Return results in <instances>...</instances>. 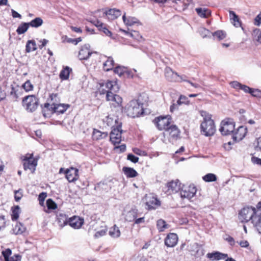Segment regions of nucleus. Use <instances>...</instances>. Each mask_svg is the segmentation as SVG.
<instances>
[{
  "instance_id": "nucleus-27",
  "label": "nucleus",
  "mask_w": 261,
  "mask_h": 261,
  "mask_svg": "<svg viewBox=\"0 0 261 261\" xmlns=\"http://www.w3.org/2000/svg\"><path fill=\"white\" fill-rule=\"evenodd\" d=\"M58 224L61 227H63L68 223L67 216L62 213H59L57 215Z\"/></svg>"
},
{
  "instance_id": "nucleus-3",
  "label": "nucleus",
  "mask_w": 261,
  "mask_h": 261,
  "mask_svg": "<svg viewBox=\"0 0 261 261\" xmlns=\"http://www.w3.org/2000/svg\"><path fill=\"white\" fill-rule=\"evenodd\" d=\"M125 111L127 115L130 117H139L143 113V104L138 100H132L126 106Z\"/></svg>"
},
{
  "instance_id": "nucleus-60",
  "label": "nucleus",
  "mask_w": 261,
  "mask_h": 261,
  "mask_svg": "<svg viewBox=\"0 0 261 261\" xmlns=\"http://www.w3.org/2000/svg\"><path fill=\"white\" fill-rule=\"evenodd\" d=\"M47 196L46 193L42 192L39 195L38 200H39L40 203H43Z\"/></svg>"
},
{
  "instance_id": "nucleus-59",
  "label": "nucleus",
  "mask_w": 261,
  "mask_h": 261,
  "mask_svg": "<svg viewBox=\"0 0 261 261\" xmlns=\"http://www.w3.org/2000/svg\"><path fill=\"white\" fill-rule=\"evenodd\" d=\"M11 253L12 251L10 249H7L5 251H3L2 254L5 258V260L6 259V258H8Z\"/></svg>"
},
{
  "instance_id": "nucleus-20",
  "label": "nucleus",
  "mask_w": 261,
  "mask_h": 261,
  "mask_svg": "<svg viewBox=\"0 0 261 261\" xmlns=\"http://www.w3.org/2000/svg\"><path fill=\"white\" fill-rule=\"evenodd\" d=\"M165 76L166 79L170 82H177L180 78L176 72H174L169 67L165 68Z\"/></svg>"
},
{
  "instance_id": "nucleus-56",
  "label": "nucleus",
  "mask_w": 261,
  "mask_h": 261,
  "mask_svg": "<svg viewBox=\"0 0 261 261\" xmlns=\"http://www.w3.org/2000/svg\"><path fill=\"white\" fill-rule=\"evenodd\" d=\"M254 24L256 26H259L261 24V12L254 18Z\"/></svg>"
},
{
  "instance_id": "nucleus-12",
  "label": "nucleus",
  "mask_w": 261,
  "mask_h": 261,
  "mask_svg": "<svg viewBox=\"0 0 261 261\" xmlns=\"http://www.w3.org/2000/svg\"><path fill=\"white\" fill-rule=\"evenodd\" d=\"M180 185L178 180H173L167 184L163 190L167 195H170L180 190Z\"/></svg>"
},
{
  "instance_id": "nucleus-64",
  "label": "nucleus",
  "mask_w": 261,
  "mask_h": 261,
  "mask_svg": "<svg viewBox=\"0 0 261 261\" xmlns=\"http://www.w3.org/2000/svg\"><path fill=\"white\" fill-rule=\"evenodd\" d=\"M180 104H178L177 102L176 103H173L170 108V110L171 112H173L174 111L177 110L178 108V106H180Z\"/></svg>"
},
{
  "instance_id": "nucleus-38",
  "label": "nucleus",
  "mask_w": 261,
  "mask_h": 261,
  "mask_svg": "<svg viewBox=\"0 0 261 261\" xmlns=\"http://www.w3.org/2000/svg\"><path fill=\"white\" fill-rule=\"evenodd\" d=\"M37 49L36 44L34 40H28L26 44V51L30 53Z\"/></svg>"
},
{
  "instance_id": "nucleus-49",
  "label": "nucleus",
  "mask_w": 261,
  "mask_h": 261,
  "mask_svg": "<svg viewBox=\"0 0 261 261\" xmlns=\"http://www.w3.org/2000/svg\"><path fill=\"white\" fill-rule=\"evenodd\" d=\"M99 30L103 32L108 36L111 37L112 35V32L107 29L105 24Z\"/></svg>"
},
{
  "instance_id": "nucleus-28",
  "label": "nucleus",
  "mask_w": 261,
  "mask_h": 261,
  "mask_svg": "<svg viewBox=\"0 0 261 261\" xmlns=\"http://www.w3.org/2000/svg\"><path fill=\"white\" fill-rule=\"evenodd\" d=\"M229 13L230 19L232 21L231 22L235 27H240L241 25V22L238 16L232 11L229 10Z\"/></svg>"
},
{
  "instance_id": "nucleus-5",
  "label": "nucleus",
  "mask_w": 261,
  "mask_h": 261,
  "mask_svg": "<svg viewBox=\"0 0 261 261\" xmlns=\"http://www.w3.org/2000/svg\"><path fill=\"white\" fill-rule=\"evenodd\" d=\"M257 207H244L239 213V219L242 223L248 222L249 221L253 222V219L256 215Z\"/></svg>"
},
{
  "instance_id": "nucleus-53",
  "label": "nucleus",
  "mask_w": 261,
  "mask_h": 261,
  "mask_svg": "<svg viewBox=\"0 0 261 261\" xmlns=\"http://www.w3.org/2000/svg\"><path fill=\"white\" fill-rule=\"evenodd\" d=\"M133 152L136 153V154H138L139 155L141 156H145L146 155V152L144 151L141 150L139 148H135L133 149Z\"/></svg>"
},
{
  "instance_id": "nucleus-4",
  "label": "nucleus",
  "mask_w": 261,
  "mask_h": 261,
  "mask_svg": "<svg viewBox=\"0 0 261 261\" xmlns=\"http://www.w3.org/2000/svg\"><path fill=\"white\" fill-rule=\"evenodd\" d=\"M24 170H29L32 173L35 172L38 164V159L33 156V153H27L21 157Z\"/></svg>"
},
{
  "instance_id": "nucleus-22",
  "label": "nucleus",
  "mask_w": 261,
  "mask_h": 261,
  "mask_svg": "<svg viewBox=\"0 0 261 261\" xmlns=\"http://www.w3.org/2000/svg\"><path fill=\"white\" fill-rule=\"evenodd\" d=\"M247 132V130L246 127L243 126H239L233 135V140L236 141L242 140L246 136Z\"/></svg>"
},
{
  "instance_id": "nucleus-23",
  "label": "nucleus",
  "mask_w": 261,
  "mask_h": 261,
  "mask_svg": "<svg viewBox=\"0 0 261 261\" xmlns=\"http://www.w3.org/2000/svg\"><path fill=\"white\" fill-rule=\"evenodd\" d=\"M70 226L74 228H79L84 223V220L79 217L74 216L68 220Z\"/></svg>"
},
{
  "instance_id": "nucleus-7",
  "label": "nucleus",
  "mask_w": 261,
  "mask_h": 261,
  "mask_svg": "<svg viewBox=\"0 0 261 261\" xmlns=\"http://www.w3.org/2000/svg\"><path fill=\"white\" fill-rule=\"evenodd\" d=\"M22 106L28 112H32L38 107V99L34 95L27 96L22 99Z\"/></svg>"
},
{
  "instance_id": "nucleus-63",
  "label": "nucleus",
  "mask_w": 261,
  "mask_h": 261,
  "mask_svg": "<svg viewBox=\"0 0 261 261\" xmlns=\"http://www.w3.org/2000/svg\"><path fill=\"white\" fill-rule=\"evenodd\" d=\"M106 229H101V230H100L99 231H97L95 233V234L94 235V237L95 238H98V237L103 236H104L106 234Z\"/></svg>"
},
{
  "instance_id": "nucleus-25",
  "label": "nucleus",
  "mask_w": 261,
  "mask_h": 261,
  "mask_svg": "<svg viewBox=\"0 0 261 261\" xmlns=\"http://www.w3.org/2000/svg\"><path fill=\"white\" fill-rule=\"evenodd\" d=\"M108 18L110 20H114L121 15L120 10L116 9H111L106 12Z\"/></svg>"
},
{
  "instance_id": "nucleus-16",
  "label": "nucleus",
  "mask_w": 261,
  "mask_h": 261,
  "mask_svg": "<svg viewBox=\"0 0 261 261\" xmlns=\"http://www.w3.org/2000/svg\"><path fill=\"white\" fill-rule=\"evenodd\" d=\"M166 131L169 134L170 141H173L179 138L180 132L176 125H170Z\"/></svg>"
},
{
  "instance_id": "nucleus-24",
  "label": "nucleus",
  "mask_w": 261,
  "mask_h": 261,
  "mask_svg": "<svg viewBox=\"0 0 261 261\" xmlns=\"http://www.w3.org/2000/svg\"><path fill=\"white\" fill-rule=\"evenodd\" d=\"M206 256L211 260H219L221 259H225L226 257H227V254L222 253L219 252H214L213 253H207Z\"/></svg>"
},
{
  "instance_id": "nucleus-47",
  "label": "nucleus",
  "mask_w": 261,
  "mask_h": 261,
  "mask_svg": "<svg viewBox=\"0 0 261 261\" xmlns=\"http://www.w3.org/2000/svg\"><path fill=\"white\" fill-rule=\"evenodd\" d=\"M123 32L126 34H129L132 37H133L138 40H139V39L142 38L141 36H140V35L139 34V32L137 31H134L133 32H130V33H128L125 31H123Z\"/></svg>"
},
{
  "instance_id": "nucleus-62",
  "label": "nucleus",
  "mask_w": 261,
  "mask_h": 261,
  "mask_svg": "<svg viewBox=\"0 0 261 261\" xmlns=\"http://www.w3.org/2000/svg\"><path fill=\"white\" fill-rule=\"evenodd\" d=\"M134 222V224H140L144 223L145 222V218L144 217H142L138 218L137 217V218H136Z\"/></svg>"
},
{
  "instance_id": "nucleus-13",
  "label": "nucleus",
  "mask_w": 261,
  "mask_h": 261,
  "mask_svg": "<svg viewBox=\"0 0 261 261\" xmlns=\"http://www.w3.org/2000/svg\"><path fill=\"white\" fill-rule=\"evenodd\" d=\"M20 90V88L17 84L13 83L11 85L10 91H9V96L12 101H18L21 96Z\"/></svg>"
},
{
  "instance_id": "nucleus-8",
  "label": "nucleus",
  "mask_w": 261,
  "mask_h": 261,
  "mask_svg": "<svg viewBox=\"0 0 261 261\" xmlns=\"http://www.w3.org/2000/svg\"><path fill=\"white\" fill-rule=\"evenodd\" d=\"M180 197L182 199L190 200L193 198L196 193L197 189L193 185L189 186L184 185L180 189Z\"/></svg>"
},
{
  "instance_id": "nucleus-40",
  "label": "nucleus",
  "mask_w": 261,
  "mask_h": 261,
  "mask_svg": "<svg viewBox=\"0 0 261 261\" xmlns=\"http://www.w3.org/2000/svg\"><path fill=\"white\" fill-rule=\"evenodd\" d=\"M203 179L206 182L215 181L217 180V176L213 173H208L203 177Z\"/></svg>"
},
{
  "instance_id": "nucleus-14",
  "label": "nucleus",
  "mask_w": 261,
  "mask_h": 261,
  "mask_svg": "<svg viewBox=\"0 0 261 261\" xmlns=\"http://www.w3.org/2000/svg\"><path fill=\"white\" fill-rule=\"evenodd\" d=\"M252 223L258 232L261 233V202L257 205V212Z\"/></svg>"
},
{
  "instance_id": "nucleus-41",
  "label": "nucleus",
  "mask_w": 261,
  "mask_h": 261,
  "mask_svg": "<svg viewBox=\"0 0 261 261\" xmlns=\"http://www.w3.org/2000/svg\"><path fill=\"white\" fill-rule=\"evenodd\" d=\"M22 87L26 92H29L33 90L34 86L30 80H28L22 85Z\"/></svg>"
},
{
  "instance_id": "nucleus-43",
  "label": "nucleus",
  "mask_w": 261,
  "mask_h": 261,
  "mask_svg": "<svg viewBox=\"0 0 261 261\" xmlns=\"http://www.w3.org/2000/svg\"><path fill=\"white\" fill-rule=\"evenodd\" d=\"M20 211V210L19 206H16L14 207L12 211V214L11 215L12 220L15 221L18 218Z\"/></svg>"
},
{
  "instance_id": "nucleus-37",
  "label": "nucleus",
  "mask_w": 261,
  "mask_h": 261,
  "mask_svg": "<svg viewBox=\"0 0 261 261\" xmlns=\"http://www.w3.org/2000/svg\"><path fill=\"white\" fill-rule=\"evenodd\" d=\"M29 27V22L21 23L17 29L16 32L18 34H22L27 31Z\"/></svg>"
},
{
  "instance_id": "nucleus-21",
  "label": "nucleus",
  "mask_w": 261,
  "mask_h": 261,
  "mask_svg": "<svg viewBox=\"0 0 261 261\" xmlns=\"http://www.w3.org/2000/svg\"><path fill=\"white\" fill-rule=\"evenodd\" d=\"M178 241V237L174 233H169L165 239V244L168 247H174Z\"/></svg>"
},
{
  "instance_id": "nucleus-42",
  "label": "nucleus",
  "mask_w": 261,
  "mask_h": 261,
  "mask_svg": "<svg viewBox=\"0 0 261 261\" xmlns=\"http://www.w3.org/2000/svg\"><path fill=\"white\" fill-rule=\"evenodd\" d=\"M106 122L108 123V125L109 126H112L113 128L115 127V125H118V124H120L118 122L117 119L115 118L114 120L113 118L110 117V116H108L106 118Z\"/></svg>"
},
{
  "instance_id": "nucleus-46",
  "label": "nucleus",
  "mask_w": 261,
  "mask_h": 261,
  "mask_svg": "<svg viewBox=\"0 0 261 261\" xmlns=\"http://www.w3.org/2000/svg\"><path fill=\"white\" fill-rule=\"evenodd\" d=\"M249 93L254 97L257 98L261 97V91L260 90L251 88Z\"/></svg>"
},
{
  "instance_id": "nucleus-52",
  "label": "nucleus",
  "mask_w": 261,
  "mask_h": 261,
  "mask_svg": "<svg viewBox=\"0 0 261 261\" xmlns=\"http://www.w3.org/2000/svg\"><path fill=\"white\" fill-rule=\"evenodd\" d=\"M188 101H189L188 100L187 97H186L185 96L181 95L178 100L177 101V103L181 105V104L183 103L187 104L188 103Z\"/></svg>"
},
{
  "instance_id": "nucleus-48",
  "label": "nucleus",
  "mask_w": 261,
  "mask_h": 261,
  "mask_svg": "<svg viewBox=\"0 0 261 261\" xmlns=\"http://www.w3.org/2000/svg\"><path fill=\"white\" fill-rule=\"evenodd\" d=\"M125 71L126 68L124 67L117 66L114 69V72L119 76L122 75Z\"/></svg>"
},
{
  "instance_id": "nucleus-61",
  "label": "nucleus",
  "mask_w": 261,
  "mask_h": 261,
  "mask_svg": "<svg viewBox=\"0 0 261 261\" xmlns=\"http://www.w3.org/2000/svg\"><path fill=\"white\" fill-rule=\"evenodd\" d=\"M240 89L243 90L245 93H249V92L251 90V88L249 87L246 85H243L241 84Z\"/></svg>"
},
{
  "instance_id": "nucleus-32",
  "label": "nucleus",
  "mask_w": 261,
  "mask_h": 261,
  "mask_svg": "<svg viewBox=\"0 0 261 261\" xmlns=\"http://www.w3.org/2000/svg\"><path fill=\"white\" fill-rule=\"evenodd\" d=\"M122 19L124 23L127 25H133L138 22L137 19L135 17L130 16L126 17L125 16V13H124L123 15Z\"/></svg>"
},
{
  "instance_id": "nucleus-55",
  "label": "nucleus",
  "mask_w": 261,
  "mask_h": 261,
  "mask_svg": "<svg viewBox=\"0 0 261 261\" xmlns=\"http://www.w3.org/2000/svg\"><path fill=\"white\" fill-rule=\"evenodd\" d=\"M127 160L130 161L134 163H136L138 162L139 158L137 156H135L134 155L132 154H128L127 157Z\"/></svg>"
},
{
  "instance_id": "nucleus-51",
  "label": "nucleus",
  "mask_w": 261,
  "mask_h": 261,
  "mask_svg": "<svg viewBox=\"0 0 261 261\" xmlns=\"http://www.w3.org/2000/svg\"><path fill=\"white\" fill-rule=\"evenodd\" d=\"M6 225V220L4 216H0V230L5 228Z\"/></svg>"
},
{
  "instance_id": "nucleus-57",
  "label": "nucleus",
  "mask_w": 261,
  "mask_h": 261,
  "mask_svg": "<svg viewBox=\"0 0 261 261\" xmlns=\"http://www.w3.org/2000/svg\"><path fill=\"white\" fill-rule=\"evenodd\" d=\"M255 149L261 151V136L256 140V144L255 145Z\"/></svg>"
},
{
  "instance_id": "nucleus-29",
  "label": "nucleus",
  "mask_w": 261,
  "mask_h": 261,
  "mask_svg": "<svg viewBox=\"0 0 261 261\" xmlns=\"http://www.w3.org/2000/svg\"><path fill=\"white\" fill-rule=\"evenodd\" d=\"M123 171L127 177H135L138 175L137 171L132 168L123 167Z\"/></svg>"
},
{
  "instance_id": "nucleus-26",
  "label": "nucleus",
  "mask_w": 261,
  "mask_h": 261,
  "mask_svg": "<svg viewBox=\"0 0 261 261\" xmlns=\"http://www.w3.org/2000/svg\"><path fill=\"white\" fill-rule=\"evenodd\" d=\"M195 11L198 15L203 18H207L211 15V11L205 8H197Z\"/></svg>"
},
{
  "instance_id": "nucleus-11",
  "label": "nucleus",
  "mask_w": 261,
  "mask_h": 261,
  "mask_svg": "<svg viewBox=\"0 0 261 261\" xmlns=\"http://www.w3.org/2000/svg\"><path fill=\"white\" fill-rule=\"evenodd\" d=\"M219 130L223 135H227L233 133L234 130V122L232 120L222 121Z\"/></svg>"
},
{
  "instance_id": "nucleus-10",
  "label": "nucleus",
  "mask_w": 261,
  "mask_h": 261,
  "mask_svg": "<svg viewBox=\"0 0 261 261\" xmlns=\"http://www.w3.org/2000/svg\"><path fill=\"white\" fill-rule=\"evenodd\" d=\"M121 123H120V124H118L116 127L112 129L110 134V140L115 145L119 144L121 141Z\"/></svg>"
},
{
  "instance_id": "nucleus-34",
  "label": "nucleus",
  "mask_w": 261,
  "mask_h": 261,
  "mask_svg": "<svg viewBox=\"0 0 261 261\" xmlns=\"http://www.w3.org/2000/svg\"><path fill=\"white\" fill-rule=\"evenodd\" d=\"M108 133L106 132H101L98 130L94 129L93 133V138L95 140H100L105 138L107 137Z\"/></svg>"
},
{
  "instance_id": "nucleus-18",
  "label": "nucleus",
  "mask_w": 261,
  "mask_h": 261,
  "mask_svg": "<svg viewBox=\"0 0 261 261\" xmlns=\"http://www.w3.org/2000/svg\"><path fill=\"white\" fill-rule=\"evenodd\" d=\"M89 44L83 45L79 51V58L80 60H87L93 53L90 49Z\"/></svg>"
},
{
  "instance_id": "nucleus-44",
  "label": "nucleus",
  "mask_w": 261,
  "mask_h": 261,
  "mask_svg": "<svg viewBox=\"0 0 261 261\" xmlns=\"http://www.w3.org/2000/svg\"><path fill=\"white\" fill-rule=\"evenodd\" d=\"M212 34L214 36H216L219 40H222L226 37V33L221 30L217 31Z\"/></svg>"
},
{
  "instance_id": "nucleus-45",
  "label": "nucleus",
  "mask_w": 261,
  "mask_h": 261,
  "mask_svg": "<svg viewBox=\"0 0 261 261\" xmlns=\"http://www.w3.org/2000/svg\"><path fill=\"white\" fill-rule=\"evenodd\" d=\"M46 205L47 208L49 210H55L57 207V204L51 199L47 200Z\"/></svg>"
},
{
  "instance_id": "nucleus-39",
  "label": "nucleus",
  "mask_w": 261,
  "mask_h": 261,
  "mask_svg": "<svg viewBox=\"0 0 261 261\" xmlns=\"http://www.w3.org/2000/svg\"><path fill=\"white\" fill-rule=\"evenodd\" d=\"M156 226L159 231H163L166 228H167V225L166 223V222L162 219L159 220L157 221Z\"/></svg>"
},
{
  "instance_id": "nucleus-15",
  "label": "nucleus",
  "mask_w": 261,
  "mask_h": 261,
  "mask_svg": "<svg viewBox=\"0 0 261 261\" xmlns=\"http://www.w3.org/2000/svg\"><path fill=\"white\" fill-rule=\"evenodd\" d=\"M78 169L73 167H71L65 170V174L69 182H74L78 179Z\"/></svg>"
},
{
  "instance_id": "nucleus-58",
  "label": "nucleus",
  "mask_w": 261,
  "mask_h": 261,
  "mask_svg": "<svg viewBox=\"0 0 261 261\" xmlns=\"http://www.w3.org/2000/svg\"><path fill=\"white\" fill-rule=\"evenodd\" d=\"M230 85L231 86V87L237 90H240L241 84L237 81H233L230 83Z\"/></svg>"
},
{
  "instance_id": "nucleus-31",
  "label": "nucleus",
  "mask_w": 261,
  "mask_h": 261,
  "mask_svg": "<svg viewBox=\"0 0 261 261\" xmlns=\"http://www.w3.org/2000/svg\"><path fill=\"white\" fill-rule=\"evenodd\" d=\"M109 235L113 238H117L120 236V231L118 227L115 225L110 228L109 231Z\"/></svg>"
},
{
  "instance_id": "nucleus-19",
  "label": "nucleus",
  "mask_w": 261,
  "mask_h": 261,
  "mask_svg": "<svg viewBox=\"0 0 261 261\" xmlns=\"http://www.w3.org/2000/svg\"><path fill=\"white\" fill-rule=\"evenodd\" d=\"M124 215L125 220L129 222H134L136 218L140 215L138 213V210L135 207L132 208L129 211L124 214Z\"/></svg>"
},
{
  "instance_id": "nucleus-35",
  "label": "nucleus",
  "mask_w": 261,
  "mask_h": 261,
  "mask_svg": "<svg viewBox=\"0 0 261 261\" xmlns=\"http://www.w3.org/2000/svg\"><path fill=\"white\" fill-rule=\"evenodd\" d=\"M71 71V69H70L69 67H66L60 72L59 75L60 78L62 80H67L69 78V74Z\"/></svg>"
},
{
  "instance_id": "nucleus-6",
  "label": "nucleus",
  "mask_w": 261,
  "mask_h": 261,
  "mask_svg": "<svg viewBox=\"0 0 261 261\" xmlns=\"http://www.w3.org/2000/svg\"><path fill=\"white\" fill-rule=\"evenodd\" d=\"M200 126L201 131L206 136L213 135L216 130L214 122L208 115L205 116Z\"/></svg>"
},
{
  "instance_id": "nucleus-36",
  "label": "nucleus",
  "mask_w": 261,
  "mask_h": 261,
  "mask_svg": "<svg viewBox=\"0 0 261 261\" xmlns=\"http://www.w3.org/2000/svg\"><path fill=\"white\" fill-rule=\"evenodd\" d=\"M43 23V21L42 19L40 17H36L34 19L32 20L30 22H29L30 26L36 28H37L42 25Z\"/></svg>"
},
{
  "instance_id": "nucleus-17",
  "label": "nucleus",
  "mask_w": 261,
  "mask_h": 261,
  "mask_svg": "<svg viewBox=\"0 0 261 261\" xmlns=\"http://www.w3.org/2000/svg\"><path fill=\"white\" fill-rule=\"evenodd\" d=\"M144 200L148 209H154L155 206L160 205L159 201L151 194L146 195Z\"/></svg>"
},
{
  "instance_id": "nucleus-54",
  "label": "nucleus",
  "mask_w": 261,
  "mask_h": 261,
  "mask_svg": "<svg viewBox=\"0 0 261 261\" xmlns=\"http://www.w3.org/2000/svg\"><path fill=\"white\" fill-rule=\"evenodd\" d=\"M90 22L93 23L94 25H95L97 28H98V30L101 29V27H103V25L105 24L104 23H102L100 21L96 20H89Z\"/></svg>"
},
{
  "instance_id": "nucleus-9",
  "label": "nucleus",
  "mask_w": 261,
  "mask_h": 261,
  "mask_svg": "<svg viewBox=\"0 0 261 261\" xmlns=\"http://www.w3.org/2000/svg\"><path fill=\"white\" fill-rule=\"evenodd\" d=\"M170 119L171 117L167 115L157 117L154 119L153 121L159 130H166L170 126Z\"/></svg>"
},
{
  "instance_id": "nucleus-30",
  "label": "nucleus",
  "mask_w": 261,
  "mask_h": 261,
  "mask_svg": "<svg viewBox=\"0 0 261 261\" xmlns=\"http://www.w3.org/2000/svg\"><path fill=\"white\" fill-rule=\"evenodd\" d=\"M25 229V227L21 223H17L12 230L15 234H20L24 232Z\"/></svg>"
},
{
  "instance_id": "nucleus-33",
  "label": "nucleus",
  "mask_w": 261,
  "mask_h": 261,
  "mask_svg": "<svg viewBox=\"0 0 261 261\" xmlns=\"http://www.w3.org/2000/svg\"><path fill=\"white\" fill-rule=\"evenodd\" d=\"M114 66V61L112 58L109 57L107 60L103 63V68L105 70L108 71L112 69Z\"/></svg>"
},
{
  "instance_id": "nucleus-1",
  "label": "nucleus",
  "mask_w": 261,
  "mask_h": 261,
  "mask_svg": "<svg viewBox=\"0 0 261 261\" xmlns=\"http://www.w3.org/2000/svg\"><path fill=\"white\" fill-rule=\"evenodd\" d=\"M119 87L116 81H108L100 84L99 91L100 94L107 93L106 98L108 101L113 102L112 104L115 106H120L122 102V98L114 93L118 91Z\"/></svg>"
},
{
  "instance_id": "nucleus-2",
  "label": "nucleus",
  "mask_w": 261,
  "mask_h": 261,
  "mask_svg": "<svg viewBox=\"0 0 261 261\" xmlns=\"http://www.w3.org/2000/svg\"><path fill=\"white\" fill-rule=\"evenodd\" d=\"M50 103L44 104V108L51 110L53 112L63 113L69 107V105H65L58 103V95L57 94H51L50 95Z\"/></svg>"
},
{
  "instance_id": "nucleus-50",
  "label": "nucleus",
  "mask_w": 261,
  "mask_h": 261,
  "mask_svg": "<svg viewBox=\"0 0 261 261\" xmlns=\"http://www.w3.org/2000/svg\"><path fill=\"white\" fill-rule=\"evenodd\" d=\"M22 196V191L21 190H19L15 192L14 198L16 201H19Z\"/></svg>"
}]
</instances>
